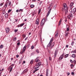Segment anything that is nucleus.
<instances>
[{
	"label": "nucleus",
	"instance_id": "nucleus-53",
	"mask_svg": "<svg viewBox=\"0 0 76 76\" xmlns=\"http://www.w3.org/2000/svg\"><path fill=\"white\" fill-rule=\"evenodd\" d=\"M16 12H17V13L19 12V10H16Z\"/></svg>",
	"mask_w": 76,
	"mask_h": 76
},
{
	"label": "nucleus",
	"instance_id": "nucleus-48",
	"mask_svg": "<svg viewBox=\"0 0 76 76\" xmlns=\"http://www.w3.org/2000/svg\"><path fill=\"white\" fill-rule=\"evenodd\" d=\"M75 73H74V72H72L71 73V74L72 75H74Z\"/></svg>",
	"mask_w": 76,
	"mask_h": 76
},
{
	"label": "nucleus",
	"instance_id": "nucleus-5",
	"mask_svg": "<svg viewBox=\"0 0 76 76\" xmlns=\"http://www.w3.org/2000/svg\"><path fill=\"white\" fill-rule=\"evenodd\" d=\"M57 53H58V50L57 49H56L55 50V52L54 55V57L56 58V56L57 55Z\"/></svg>",
	"mask_w": 76,
	"mask_h": 76
},
{
	"label": "nucleus",
	"instance_id": "nucleus-28",
	"mask_svg": "<svg viewBox=\"0 0 76 76\" xmlns=\"http://www.w3.org/2000/svg\"><path fill=\"white\" fill-rule=\"evenodd\" d=\"M75 54H73L72 55V57H73V58H75Z\"/></svg>",
	"mask_w": 76,
	"mask_h": 76
},
{
	"label": "nucleus",
	"instance_id": "nucleus-47",
	"mask_svg": "<svg viewBox=\"0 0 76 76\" xmlns=\"http://www.w3.org/2000/svg\"><path fill=\"white\" fill-rule=\"evenodd\" d=\"M34 55V53H31V56H33V55Z\"/></svg>",
	"mask_w": 76,
	"mask_h": 76
},
{
	"label": "nucleus",
	"instance_id": "nucleus-3",
	"mask_svg": "<svg viewBox=\"0 0 76 76\" xmlns=\"http://www.w3.org/2000/svg\"><path fill=\"white\" fill-rule=\"evenodd\" d=\"M45 23V18H44L42 19V21L41 22V26H44V24Z\"/></svg>",
	"mask_w": 76,
	"mask_h": 76
},
{
	"label": "nucleus",
	"instance_id": "nucleus-11",
	"mask_svg": "<svg viewBox=\"0 0 76 76\" xmlns=\"http://www.w3.org/2000/svg\"><path fill=\"white\" fill-rule=\"evenodd\" d=\"M28 72V69H25L22 72L21 74H23L24 73H26V72Z\"/></svg>",
	"mask_w": 76,
	"mask_h": 76
},
{
	"label": "nucleus",
	"instance_id": "nucleus-62",
	"mask_svg": "<svg viewBox=\"0 0 76 76\" xmlns=\"http://www.w3.org/2000/svg\"><path fill=\"white\" fill-rule=\"evenodd\" d=\"M18 48H15V50H18Z\"/></svg>",
	"mask_w": 76,
	"mask_h": 76
},
{
	"label": "nucleus",
	"instance_id": "nucleus-12",
	"mask_svg": "<svg viewBox=\"0 0 76 76\" xmlns=\"http://www.w3.org/2000/svg\"><path fill=\"white\" fill-rule=\"evenodd\" d=\"M41 65V62H39L38 63H37L36 64V66H40Z\"/></svg>",
	"mask_w": 76,
	"mask_h": 76
},
{
	"label": "nucleus",
	"instance_id": "nucleus-13",
	"mask_svg": "<svg viewBox=\"0 0 76 76\" xmlns=\"http://www.w3.org/2000/svg\"><path fill=\"white\" fill-rule=\"evenodd\" d=\"M38 58H39V57H37L35 60V62H37V63H38V62H39V61H40V60H39L38 59Z\"/></svg>",
	"mask_w": 76,
	"mask_h": 76
},
{
	"label": "nucleus",
	"instance_id": "nucleus-14",
	"mask_svg": "<svg viewBox=\"0 0 76 76\" xmlns=\"http://www.w3.org/2000/svg\"><path fill=\"white\" fill-rule=\"evenodd\" d=\"M66 28H67L66 31H70V29H69V25H66Z\"/></svg>",
	"mask_w": 76,
	"mask_h": 76
},
{
	"label": "nucleus",
	"instance_id": "nucleus-16",
	"mask_svg": "<svg viewBox=\"0 0 76 76\" xmlns=\"http://www.w3.org/2000/svg\"><path fill=\"white\" fill-rule=\"evenodd\" d=\"M49 71V70L48 69H47L46 71V76H48V72Z\"/></svg>",
	"mask_w": 76,
	"mask_h": 76
},
{
	"label": "nucleus",
	"instance_id": "nucleus-60",
	"mask_svg": "<svg viewBox=\"0 0 76 76\" xmlns=\"http://www.w3.org/2000/svg\"><path fill=\"white\" fill-rule=\"evenodd\" d=\"M20 12H22V11H23V10L22 9H20Z\"/></svg>",
	"mask_w": 76,
	"mask_h": 76
},
{
	"label": "nucleus",
	"instance_id": "nucleus-41",
	"mask_svg": "<svg viewBox=\"0 0 76 76\" xmlns=\"http://www.w3.org/2000/svg\"><path fill=\"white\" fill-rule=\"evenodd\" d=\"M42 1H40L39 4V5H41V4H42Z\"/></svg>",
	"mask_w": 76,
	"mask_h": 76
},
{
	"label": "nucleus",
	"instance_id": "nucleus-24",
	"mask_svg": "<svg viewBox=\"0 0 76 76\" xmlns=\"http://www.w3.org/2000/svg\"><path fill=\"white\" fill-rule=\"evenodd\" d=\"M23 60V58L21 57L19 63H20L22 62V61Z\"/></svg>",
	"mask_w": 76,
	"mask_h": 76
},
{
	"label": "nucleus",
	"instance_id": "nucleus-39",
	"mask_svg": "<svg viewBox=\"0 0 76 76\" xmlns=\"http://www.w3.org/2000/svg\"><path fill=\"white\" fill-rule=\"evenodd\" d=\"M18 30L15 29V30L14 32H18Z\"/></svg>",
	"mask_w": 76,
	"mask_h": 76
},
{
	"label": "nucleus",
	"instance_id": "nucleus-6",
	"mask_svg": "<svg viewBox=\"0 0 76 76\" xmlns=\"http://www.w3.org/2000/svg\"><path fill=\"white\" fill-rule=\"evenodd\" d=\"M5 30L6 31V33L7 34H8V33L9 32V31H10V29L9 27L6 28Z\"/></svg>",
	"mask_w": 76,
	"mask_h": 76
},
{
	"label": "nucleus",
	"instance_id": "nucleus-57",
	"mask_svg": "<svg viewBox=\"0 0 76 76\" xmlns=\"http://www.w3.org/2000/svg\"><path fill=\"white\" fill-rule=\"evenodd\" d=\"M27 39H28V37H27L25 38V40L26 41Z\"/></svg>",
	"mask_w": 76,
	"mask_h": 76
},
{
	"label": "nucleus",
	"instance_id": "nucleus-61",
	"mask_svg": "<svg viewBox=\"0 0 76 76\" xmlns=\"http://www.w3.org/2000/svg\"><path fill=\"white\" fill-rule=\"evenodd\" d=\"M17 27H18V28H19V27H20V26H19V25H18L17 26Z\"/></svg>",
	"mask_w": 76,
	"mask_h": 76
},
{
	"label": "nucleus",
	"instance_id": "nucleus-21",
	"mask_svg": "<svg viewBox=\"0 0 76 76\" xmlns=\"http://www.w3.org/2000/svg\"><path fill=\"white\" fill-rule=\"evenodd\" d=\"M7 4H8V3L6 2L5 3V5H4L5 7H7Z\"/></svg>",
	"mask_w": 76,
	"mask_h": 76
},
{
	"label": "nucleus",
	"instance_id": "nucleus-37",
	"mask_svg": "<svg viewBox=\"0 0 76 76\" xmlns=\"http://www.w3.org/2000/svg\"><path fill=\"white\" fill-rule=\"evenodd\" d=\"M34 46H32L31 47V49H34Z\"/></svg>",
	"mask_w": 76,
	"mask_h": 76
},
{
	"label": "nucleus",
	"instance_id": "nucleus-7",
	"mask_svg": "<svg viewBox=\"0 0 76 76\" xmlns=\"http://www.w3.org/2000/svg\"><path fill=\"white\" fill-rule=\"evenodd\" d=\"M63 57H64V53L62 54L61 56L59 57V60H62L63 58Z\"/></svg>",
	"mask_w": 76,
	"mask_h": 76
},
{
	"label": "nucleus",
	"instance_id": "nucleus-55",
	"mask_svg": "<svg viewBox=\"0 0 76 76\" xmlns=\"http://www.w3.org/2000/svg\"><path fill=\"white\" fill-rule=\"evenodd\" d=\"M73 62H74V64H75V63H76V61H74Z\"/></svg>",
	"mask_w": 76,
	"mask_h": 76
},
{
	"label": "nucleus",
	"instance_id": "nucleus-10",
	"mask_svg": "<svg viewBox=\"0 0 76 76\" xmlns=\"http://www.w3.org/2000/svg\"><path fill=\"white\" fill-rule=\"evenodd\" d=\"M13 69V66H9V68H8V70H10V72H11L12 70Z\"/></svg>",
	"mask_w": 76,
	"mask_h": 76
},
{
	"label": "nucleus",
	"instance_id": "nucleus-36",
	"mask_svg": "<svg viewBox=\"0 0 76 76\" xmlns=\"http://www.w3.org/2000/svg\"><path fill=\"white\" fill-rule=\"evenodd\" d=\"M11 11H12V10H8V13H10V12H11Z\"/></svg>",
	"mask_w": 76,
	"mask_h": 76
},
{
	"label": "nucleus",
	"instance_id": "nucleus-26",
	"mask_svg": "<svg viewBox=\"0 0 76 76\" xmlns=\"http://www.w3.org/2000/svg\"><path fill=\"white\" fill-rule=\"evenodd\" d=\"M41 11V9H39V10L38 12V14L39 15V13H40Z\"/></svg>",
	"mask_w": 76,
	"mask_h": 76
},
{
	"label": "nucleus",
	"instance_id": "nucleus-20",
	"mask_svg": "<svg viewBox=\"0 0 76 76\" xmlns=\"http://www.w3.org/2000/svg\"><path fill=\"white\" fill-rule=\"evenodd\" d=\"M69 56V54H66L65 56V58H67V57H68V56Z\"/></svg>",
	"mask_w": 76,
	"mask_h": 76
},
{
	"label": "nucleus",
	"instance_id": "nucleus-64",
	"mask_svg": "<svg viewBox=\"0 0 76 76\" xmlns=\"http://www.w3.org/2000/svg\"><path fill=\"white\" fill-rule=\"evenodd\" d=\"M39 73H38L37 76H39Z\"/></svg>",
	"mask_w": 76,
	"mask_h": 76
},
{
	"label": "nucleus",
	"instance_id": "nucleus-25",
	"mask_svg": "<svg viewBox=\"0 0 76 76\" xmlns=\"http://www.w3.org/2000/svg\"><path fill=\"white\" fill-rule=\"evenodd\" d=\"M38 70H39V69H35V70L33 71V73H35V72H36L37 71H38Z\"/></svg>",
	"mask_w": 76,
	"mask_h": 76
},
{
	"label": "nucleus",
	"instance_id": "nucleus-23",
	"mask_svg": "<svg viewBox=\"0 0 76 76\" xmlns=\"http://www.w3.org/2000/svg\"><path fill=\"white\" fill-rule=\"evenodd\" d=\"M58 33H57L55 35V38H57V37H58Z\"/></svg>",
	"mask_w": 76,
	"mask_h": 76
},
{
	"label": "nucleus",
	"instance_id": "nucleus-59",
	"mask_svg": "<svg viewBox=\"0 0 76 76\" xmlns=\"http://www.w3.org/2000/svg\"><path fill=\"white\" fill-rule=\"evenodd\" d=\"M70 16L71 18H72V17H73V15H72V14H71V15H70Z\"/></svg>",
	"mask_w": 76,
	"mask_h": 76
},
{
	"label": "nucleus",
	"instance_id": "nucleus-45",
	"mask_svg": "<svg viewBox=\"0 0 76 76\" xmlns=\"http://www.w3.org/2000/svg\"><path fill=\"white\" fill-rule=\"evenodd\" d=\"M20 44V42H18V43H17V45H19Z\"/></svg>",
	"mask_w": 76,
	"mask_h": 76
},
{
	"label": "nucleus",
	"instance_id": "nucleus-44",
	"mask_svg": "<svg viewBox=\"0 0 76 76\" xmlns=\"http://www.w3.org/2000/svg\"><path fill=\"white\" fill-rule=\"evenodd\" d=\"M3 4L2 3H1L0 4V6H3Z\"/></svg>",
	"mask_w": 76,
	"mask_h": 76
},
{
	"label": "nucleus",
	"instance_id": "nucleus-1",
	"mask_svg": "<svg viewBox=\"0 0 76 76\" xmlns=\"http://www.w3.org/2000/svg\"><path fill=\"white\" fill-rule=\"evenodd\" d=\"M53 38H52L51 39L49 43L48 44L47 46V47H50V49H51L52 48H53V46L54 45V44H55L54 42H53L52 43V42H53Z\"/></svg>",
	"mask_w": 76,
	"mask_h": 76
},
{
	"label": "nucleus",
	"instance_id": "nucleus-51",
	"mask_svg": "<svg viewBox=\"0 0 76 76\" xmlns=\"http://www.w3.org/2000/svg\"><path fill=\"white\" fill-rule=\"evenodd\" d=\"M66 48H68V47H69V45H66Z\"/></svg>",
	"mask_w": 76,
	"mask_h": 76
},
{
	"label": "nucleus",
	"instance_id": "nucleus-49",
	"mask_svg": "<svg viewBox=\"0 0 76 76\" xmlns=\"http://www.w3.org/2000/svg\"><path fill=\"white\" fill-rule=\"evenodd\" d=\"M56 5H55L54 7V9H56Z\"/></svg>",
	"mask_w": 76,
	"mask_h": 76
},
{
	"label": "nucleus",
	"instance_id": "nucleus-31",
	"mask_svg": "<svg viewBox=\"0 0 76 76\" xmlns=\"http://www.w3.org/2000/svg\"><path fill=\"white\" fill-rule=\"evenodd\" d=\"M36 51L37 52V53H39V50L38 49H37L36 50Z\"/></svg>",
	"mask_w": 76,
	"mask_h": 76
},
{
	"label": "nucleus",
	"instance_id": "nucleus-43",
	"mask_svg": "<svg viewBox=\"0 0 76 76\" xmlns=\"http://www.w3.org/2000/svg\"><path fill=\"white\" fill-rule=\"evenodd\" d=\"M49 60H51V58L50 57H49Z\"/></svg>",
	"mask_w": 76,
	"mask_h": 76
},
{
	"label": "nucleus",
	"instance_id": "nucleus-2",
	"mask_svg": "<svg viewBox=\"0 0 76 76\" xmlns=\"http://www.w3.org/2000/svg\"><path fill=\"white\" fill-rule=\"evenodd\" d=\"M26 45H25L24 47L23 48V50H22V51L21 53V54H22L23 53H24L25 51H26Z\"/></svg>",
	"mask_w": 76,
	"mask_h": 76
},
{
	"label": "nucleus",
	"instance_id": "nucleus-32",
	"mask_svg": "<svg viewBox=\"0 0 76 76\" xmlns=\"http://www.w3.org/2000/svg\"><path fill=\"white\" fill-rule=\"evenodd\" d=\"M65 14H66V13H67V12H68V11L67 10H66V9H65Z\"/></svg>",
	"mask_w": 76,
	"mask_h": 76
},
{
	"label": "nucleus",
	"instance_id": "nucleus-22",
	"mask_svg": "<svg viewBox=\"0 0 76 76\" xmlns=\"http://www.w3.org/2000/svg\"><path fill=\"white\" fill-rule=\"evenodd\" d=\"M33 62H34V59H32L30 63L31 64H33Z\"/></svg>",
	"mask_w": 76,
	"mask_h": 76
},
{
	"label": "nucleus",
	"instance_id": "nucleus-30",
	"mask_svg": "<svg viewBox=\"0 0 76 76\" xmlns=\"http://www.w3.org/2000/svg\"><path fill=\"white\" fill-rule=\"evenodd\" d=\"M4 47V46L3 45H1L0 46V48H3Z\"/></svg>",
	"mask_w": 76,
	"mask_h": 76
},
{
	"label": "nucleus",
	"instance_id": "nucleus-38",
	"mask_svg": "<svg viewBox=\"0 0 76 76\" xmlns=\"http://www.w3.org/2000/svg\"><path fill=\"white\" fill-rule=\"evenodd\" d=\"M34 5H31V7L32 8L33 7H34Z\"/></svg>",
	"mask_w": 76,
	"mask_h": 76
},
{
	"label": "nucleus",
	"instance_id": "nucleus-42",
	"mask_svg": "<svg viewBox=\"0 0 76 76\" xmlns=\"http://www.w3.org/2000/svg\"><path fill=\"white\" fill-rule=\"evenodd\" d=\"M15 22H18V19H15Z\"/></svg>",
	"mask_w": 76,
	"mask_h": 76
},
{
	"label": "nucleus",
	"instance_id": "nucleus-56",
	"mask_svg": "<svg viewBox=\"0 0 76 76\" xmlns=\"http://www.w3.org/2000/svg\"><path fill=\"white\" fill-rule=\"evenodd\" d=\"M70 62H71V63H73V61H72V60H70Z\"/></svg>",
	"mask_w": 76,
	"mask_h": 76
},
{
	"label": "nucleus",
	"instance_id": "nucleus-27",
	"mask_svg": "<svg viewBox=\"0 0 76 76\" xmlns=\"http://www.w3.org/2000/svg\"><path fill=\"white\" fill-rule=\"evenodd\" d=\"M71 53H76V50H74V51H72L71 52Z\"/></svg>",
	"mask_w": 76,
	"mask_h": 76
},
{
	"label": "nucleus",
	"instance_id": "nucleus-40",
	"mask_svg": "<svg viewBox=\"0 0 76 76\" xmlns=\"http://www.w3.org/2000/svg\"><path fill=\"white\" fill-rule=\"evenodd\" d=\"M67 76H69L70 75V73L69 72L67 73Z\"/></svg>",
	"mask_w": 76,
	"mask_h": 76
},
{
	"label": "nucleus",
	"instance_id": "nucleus-33",
	"mask_svg": "<svg viewBox=\"0 0 76 76\" xmlns=\"http://www.w3.org/2000/svg\"><path fill=\"white\" fill-rule=\"evenodd\" d=\"M16 39H17L16 37H15L13 39V41H15L16 40Z\"/></svg>",
	"mask_w": 76,
	"mask_h": 76
},
{
	"label": "nucleus",
	"instance_id": "nucleus-54",
	"mask_svg": "<svg viewBox=\"0 0 76 76\" xmlns=\"http://www.w3.org/2000/svg\"><path fill=\"white\" fill-rule=\"evenodd\" d=\"M23 36L24 38H25V37H26V35H25V34H24L23 35Z\"/></svg>",
	"mask_w": 76,
	"mask_h": 76
},
{
	"label": "nucleus",
	"instance_id": "nucleus-58",
	"mask_svg": "<svg viewBox=\"0 0 76 76\" xmlns=\"http://www.w3.org/2000/svg\"><path fill=\"white\" fill-rule=\"evenodd\" d=\"M14 65L15 64H12L11 65V66H14Z\"/></svg>",
	"mask_w": 76,
	"mask_h": 76
},
{
	"label": "nucleus",
	"instance_id": "nucleus-34",
	"mask_svg": "<svg viewBox=\"0 0 76 76\" xmlns=\"http://www.w3.org/2000/svg\"><path fill=\"white\" fill-rule=\"evenodd\" d=\"M73 44H74V42H72L71 44L72 46H73Z\"/></svg>",
	"mask_w": 76,
	"mask_h": 76
},
{
	"label": "nucleus",
	"instance_id": "nucleus-17",
	"mask_svg": "<svg viewBox=\"0 0 76 76\" xmlns=\"http://www.w3.org/2000/svg\"><path fill=\"white\" fill-rule=\"evenodd\" d=\"M76 12V8H74L73 10V11H72L73 13V14H75Z\"/></svg>",
	"mask_w": 76,
	"mask_h": 76
},
{
	"label": "nucleus",
	"instance_id": "nucleus-8",
	"mask_svg": "<svg viewBox=\"0 0 76 76\" xmlns=\"http://www.w3.org/2000/svg\"><path fill=\"white\" fill-rule=\"evenodd\" d=\"M73 3L71 2L69 5V7L70 9H72V8H73Z\"/></svg>",
	"mask_w": 76,
	"mask_h": 76
},
{
	"label": "nucleus",
	"instance_id": "nucleus-4",
	"mask_svg": "<svg viewBox=\"0 0 76 76\" xmlns=\"http://www.w3.org/2000/svg\"><path fill=\"white\" fill-rule=\"evenodd\" d=\"M5 16V18L6 19H7V18H8V14L6 13L5 14L4 13H3V15L2 16L3 17V16Z\"/></svg>",
	"mask_w": 76,
	"mask_h": 76
},
{
	"label": "nucleus",
	"instance_id": "nucleus-19",
	"mask_svg": "<svg viewBox=\"0 0 76 76\" xmlns=\"http://www.w3.org/2000/svg\"><path fill=\"white\" fill-rule=\"evenodd\" d=\"M36 23L37 25H39V20L38 19H37L36 21Z\"/></svg>",
	"mask_w": 76,
	"mask_h": 76
},
{
	"label": "nucleus",
	"instance_id": "nucleus-46",
	"mask_svg": "<svg viewBox=\"0 0 76 76\" xmlns=\"http://www.w3.org/2000/svg\"><path fill=\"white\" fill-rule=\"evenodd\" d=\"M9 6H10V5H11V2H9Z\"/></svg>",
	"mask_w": 76,
	"mask_h": 76
},
{
	"label": "nucleus",
	"instance_id": "nucleus-52",
	"mask_svg": "<svg viewBox=\"0 0 76 76\" xmlns=\"http://www.w3.org/2000/svg\"><path fill=\"white\" fill-rule=\"evenodd\" d=\"M53 4V3H51L50 4V6H52V5Z\"/></svg>",
	"mask_w": 76,
	"mask_h": 76
},
{
	"label": "nucleus",
	"instance_id": "nucleus-18",
	"mask_svg": "<svg viewBox=\"0 0 76 76\" xmlns=\"http://www.w3.org/2000/svg\"><path fill=\"white\" fill-rule=\"evenodd\" d=\"M66 34L65 35V36L66 37H68L69 35V32L66 31L65 32Z\"/></svg>",
	"mask_w": 76,
	"mask_h": 76
},
{
	"label": "nucleus",
	"instance_id": "nucleus-29",
	"mask_svg": "<svg viewBox=\"0 0 76 76\" xmlns=\"http://www.w3.org/2000/svg\"><path fill=\"white\" fill-rule=\"evenodd\" d=\"M39 66H36V67H35L34 69L35 70H36L37 69H38V68H39Z\"/></svg>",
	"mask_w": 76,
	"mask_h": 76
},
{
	"label": "nucleus",
	"instance_id": "nucleus-50",
	"mask_svg": "<svg viewBox=\"0 0 76 76\" xmlns=\"http://www.w3.org/2000/svg\"><path fill=\"white\" fill-rule=\"evenodd\" d=\"M19 55H17L16 56V57H17V58H18V57H19Z\"/></svg>",
	"mask_w": 76,
	"mask_h": 76
},
{
	"label": "nucleus",
	"instance_id": "nucleus-35",
	"mask_svg": "<svg viewBox=\"0 0 76 76\" xmlns=\"http://www.w3.org/2000/svg\"><path fill=\"white\" fill-rule=\"evenodd\" d=\"M23 25H24V23H23L22 24H21L20 25V27H21V26H23Z\"/></svg>",
	"mask_w": 76,
	"mask_h": 76
},
{
	"label": "nucleus",
	"instance_id": "nucleus-9",
	"mask_svg": "<svg viewBox=\"0 0 76 76\" xmlns=\"http://www.w3.org/2000/svg\"><path fill=\"white\" fill-rule=\"evenodd\" d=\"M51 8H50L48 10V13L47 15V17H48V15L50 14V12H51Z\"/></svg>",
	"mask_w": 76,
	"mask_h": 76
},
{
	"label": "nucleus",
	"instance_id": "nucleus-63",
	"mask_svg": "<svg viewBox=\"0 0 76 76\" xmlns=\"http://www.w3.org/2000/svg\"><path fill=\"white\" fill-rule=\"evenodd\" d=\"M23 63H24V64H25V61H23Z\"/></svg>",
	"mask_w": 76,
	"mask_h": 76
},
{
	"label": "nucleus",
	"instance_id": "nucleus-15",
	"mask_svg": "<svg viewBox=\"0 0 76 76\" xmlns=\"http://www.w3.org/2000/svg\"><path fill=\"white\" fill-rule=\"evenodd\" d=\"M63 6L64 7V10H65V8H67V5L66 3H64L63 4Z\"/></svg>",
	"mask_w": 76,
	"mask_h": 76
}]
</instances>
